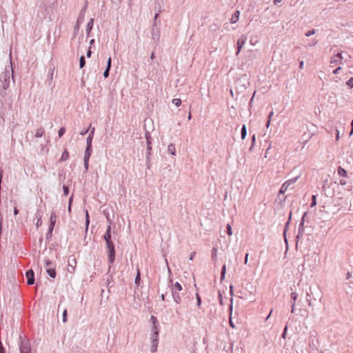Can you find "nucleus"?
Instances as JSON below:
<instances>
[{
	"label": "nucleus",
	"instance_id": "1",
	"mask_svg": "<svg viewBox=\"0 0 353 353\" xmlns=\"http://www.w3.org/2000/svg\"><path fill=\"white\" fill-rule=\"evenodd\" d=\"M298 177H294L283 183L279 191L277 196H279L281 194H283L288 188L296 181Z\"/></svg>",
	"mask_w": 353,
	"mask_h": 353
},
{
	"label": "nucleus",
	"instance_id": "2",
	"mask_svg": "<svg viewBox=\"0 0 353 353\" xmlns=\"http://www.w3.org/2000/svg\"><path fill=\"white\" fill-rule=\"evenodd\" d=\"M153 333L152 334V352H155L158 345L159 340V328L153 329Z\"/></svg>",
	"mask_w": 353,
	"mask_h": 353
},
{
	"label": "nucleus",
	"instance_id": "3",
	"mask_svg": "<svg viewBox=\"0 0 353 353\" xmlns=\"http://www.w3.org/2000/svg\"><path fill=\"white\" fill-rule=\"evenodd\" d=\"M46 267L47 272L50 275V276H51L52 278H54L56 276V272L54 269V265L52 264V263L49 261H46Z\"/></svg>",
	"mask_w": 353,
	"mask_h": 353
},
{
	"label": "nucleus",
	"instance_id": "4",
	"mask_svg": "<svg viewBox=\"0 0 353 353\" xmlns=\"http://www.w3.org/2000/svg\"><path fill=\"white\" fill-rule=\"evenodd\" d=\"M247 40V38L245 35H241V37L237 40L236 41V55L239 54V53L240 52V51L241 50L242 48L243 47V46L245 45V41Z\"/></svg>",
	"mask_w": 353,
	"mask_h": 353
},
{
	"label": "nucleus",
	"instance_id": "5",
	"mask_svg": "<svg viewBox=\"0 0 353 353\" xmlns=\"http://www.w3.org/2000/svg\"><path fill=\"white\" fill-rule=\"evenodd\" d=\"M343 57L342 56V52H338L336 54H334L330 59V63L332 65H336L338 63L342 64V60Z\"/></svg>",
	"mask_w": 353,
	"mask_h": 353
},
{
	"label": "nucleus",
	"instance_id": "6",
	"mask_svg": "<svg viewBox=\"0 0 353 353\" xmlns=\"http://www.w3.org/2000/svg\"><path fill=\"white\" fill-rule=\"evenodd\" d=\"M26 276L27 278V283L32 285L34 283V274L32 270L26 272Z\"/></svg>",
	"mask_w": 353,
	"mask_h": 353
},
{
	"label": "nucleus",
	"instance_id": "7",
	"mask_svg": "<svg viewBox=\"0 0 353 353\" xmlns=\"http://www.w3.org/2000/svg\"><path fill=\"white\" fill-rule=\"evenodd\" d=\"M90 155H91V148L87 147V148L85 150V156H84V165H85V168L86 170L88 168V161H89Z\"/></svg>",
	"mask_w": 353,
	"mask_h": 353
},
{
	"label": "nucleus",
	"instance_id": "8",
	"mask_svg": "<svg viewBox=\"0 0 353 353\" xmlns=\"http://www.w3.org/2000/svg\"><path fill=\"white\" fill-rule=\"evenodd\" d=\"M57 221V215L55 212H52L50 217V227H49V231L51 232L53 230V228L54 227L55 223Z\"/></svg>",
	"mask_w": 353,
	"mask_h": 353
},
{
	"label": "nucleus",
	"instance_id": "9",
	"mask_svg": "<svg viewBox=\"0 0 353 353\" xmlns=\"http://www.w3.org/2000/svg\"><path fill=\"white\" fill-rule=\"evenodd\" d=\"M290 221H288L285 224V227H284V230H283V239H284V241H285V246H286V250L288 249V239H287V231H288V227L290 225Z\"/></svg>",
	"mask_w": 353,
	"mask_h": 353
},
{
	"label": "nucleus",
	"instance_id": "10",
	"mask_svg": "<svg viewBox=\"0 0 353 353\" xmlns=\"http://www.w3.org/2000/svg\"><path fill=\"white\" fill-rule=\"evenodd\" d=\"M239 15H240V11L236 10L232 15L231 18L230 19V23H236L239 19Z\"/></svg>",
	"mask_w": 353,
	"mask_h": 353
},
{
	"label": "nucleus",
	"instance_id": "11",
	"mask_svg": "<svg viewBox=\"0 0 353 353\" xmlns=\"http://www.w3.org/2000/svg\"><path fill=\"white\" fill-rule=\"evenodd\" d=\"M21 353H30V347L26 343H22L20 347Z\"/></svg>",
	"mask_w": 353,
	"mask_h": 353
},
{
	"label": "nucleus",
	"instance_id": "12",
	"mask_svg": "<svg viewBox=\"0 0 353 353\" xmlns=\"http://www.w3.org/2000/svg\"><path fill=\"white\" fill-rule=\"evenodd\" d=\"M337 173L340 176L347 177V172L341 166L338 167Z\"/></svg>",
	"mask_w": 353,
	"mask_h": 353
},
{
	"label": "nucleus",
	"instance_id": "13",
	"mask_svg": "<svg viewBox=\"0 0 353 353\" xmlns=\"http://www.w3.org/2000/svg\"><path fill=\"white\" fill-rule=\"evenodd\" d=\"M110 230H111V227L110 225H108V228H107V230L103 236V238L105 241V243L109 241H112L111 240V233H110Z\"/></svg>",
	"mask_w": 353,
	"mask_h": 353
},
{
	"label": "nucleus",
	"instance_id": "14",
	"mask_svg": "<svg viewBox=\"0 0 353 353\" xmlns=\"http://www.w3.org/2000/svg\"><path fill=\"white\" fill-rule=\"evenodd\" d=\"M312 295H313V292L312 291V288H310L309 292H307L306 293V301L308 303L309 306H312Z\"/></svg>",
	"mask_w": 353,
	"mask_h": 353
},
{
	"label": "nucleus",
	"instance_id": "15",
	"mask_svg": "<svg viewBox=\"0 0 353 353\" xmlns=\"http://www.w3.org/2000/svg\"><path fill=\"white\" fill-rule=\"evenodd\" d=\"M115 259V250L108 251V260L110 263H113Z\"/></svg>",
	"mask_w": 353,
	"mask_h": 353
},
{
	"label": "nucleus",
	"instance_id": "16",
	"mask_svg": "<svg viewBox=\"0 0 353 353\" xmlns=\"http://www.w3.org/2000/svg\"><path fill=\"white\" fill-rule=\"evenodd\" d=\"M94 133V128H92V130L90 131V135L88 136V137L87 139V145H88L87 147L91 148V143H92V137H93Z\"/></svg>",
	"mask_w": 353,
	"mask_h": 353
},
{
	"label": "nucleus",
	"instance_id": "17",
	"mask_svg": "<svg viewBox=\"0 0 353 353\" xmlns=\"http://www.w3.org/2000/svg\"><path fill=\"white\" fill-rule=\"evenodd\" d=\"M182 290V286L181 285L178 283V282H176L174 284H173L172 285V292H179Z\"/></svg>",
	"mask_w": 353,
	"mask_h": 353
},
{
	"label": "nucleus",
	"instance_id": "18",
	"mask_svg": "<svg viewBox=\"0 0 353 353\" xmlns=\"http://www.w3.org/2000/svg\"><path fill=\"white\" fill-rule=\"evenodd\" d=\"M168 151L173 156L176 155V149L174 144L170 143L168 147Z\"/></svg>",
	"mask_w": 353,
	"mask_h": 353
},
{
	"label": "nucleus",
	"instance_id": "19",
	"mask_svg": "<svg viewBox=\"0 0 353 353\" xmlns=\"http://www.w3.org/2000/svg\"><path fill=\"white\" fill-rule=\"evenodd\" d=\"M247 135L246 126L243 124L241 127V137L242 139H245Z\"/></svg>",
	"mask_w": 353,
	"mask_h": 353
},
{
	"label": "nucleus",
	"instance_id": "20",
	"mask_svg": "<svg viewBox=\"0 0 353 353\" xmlns=\"http://www.w3.org/2000/svg\"><path fill=\"white\" fill-rule=\"evenodd\" d=\"M44 129L42 128H39L36 130L34 136L36 137H41L44 134Z\"/></svg>",
	"mask_w": 353,
	"mask_h": 353
},
{
	"label": "nucleus",
	"instance_id": "21",
	"mask_svg": "<svg viewBox=\"0 0 353 353\" xmlns=\"http://www.w3.org/2000/svg\"><path fill=\"white\" fill-rule=\"evenodd\" d=\"M68 157H69V153L65 150L63 151V152L61 154V159H60V161H66L68 159Z\"/></svg>",
	"mask_w": 353,
	"mask_h": 353
},
{
	"label": "nucleus",
	"instance_id": "22",
	"mask_svg": "<svg viewBox=\"0 0 353 353\" xmlns=\"http://www.w3.org/2000/svg\"><path fill=\"white\" fill-rule=\"evenodd\" d=\"M106 247L108 251L114 250V243L112 241L106 242Z\"/></svg>",
	"mask_w": 353,
	"mask_h": 353
},
{
	"label": "nucleus",
	"instance_id": "23",
	"mask_svg": "<svg viewBox=\"0 0 353 353\" xmlns=\"http://www.w3.org/2000/svg\"><path fill=\"white\" fill-rule=\"evenodd\" d=\"M298 298V294L296 292H292L290 294L291 303H295Z\"/></svg>",
	"mask_w": 353,
	"mask_h": 353
},
{
	"label": "nucleus",
	"instance_id": "24",
	"mask_svg": "<svg viewBox=\"0 0 353 353\" xmlns=\"http://www.w3.org/2000/svg\"><path fill=\"white\" fill-rule=\"evenodd\" d=\"M150 321L152 322L153 329L158 328V321L154 316H151Z\"/></svg>",
	"mask_w": 353,
	"mask_h": 353
},
{
	"label": "nucleus",
	"instance_id": "25",
	"mask_svg": "<svg viewBox=\"0 0 353 353\" xmlns=\"http://www.w3.org/2000/svg\"><path fill=\"white\" fill-rule=\"evenodd\" d=\"M304 223L303 221H300V223L299 225L298 232H299L300 234H303L305 230H304Z\"/></svg>",
	"mask_w": 353,
	"mask_h": 353
},
{
	"label": "nucleus",
	"instance_id": "26",
	"mask_svg": "<svg viewBox=\"0 0 353 353\" xmlns=\"http://www.w3.org/2000/svg\"><path fill=\"white\" fill-rule=\"evenodd\" d=\"M316 205V195H312L311 198L310 207L313 208Z\"/></svg>",
	"mask_w": 353,
	"mask_h": 353
},
{
	"label": "nucleus",
	"instance_id": "27",
	"mask_svg": "<svg viewBox=\"0 0 353 353\" xmlns=\"http://www.w3.org/2000/svg\"><path fill=\"white\" fill-rule=\"evenodd\" d=\"M173 294V298H174V301L176 303H180L181 301V297L179 296V295L176 294V292H172Z\"/></svg>",
	"mask_w": 353,
	"mask_h": 353
},
{
	"label": "nucleus",
	"instance_id": "28",
	"mask_svg": "<svg viewBox=\"0 0 353 353\" xmlns=\"http://www.w3.org/2000/svg\"><path fill=\"white\" fill-rule=\"evenodd\" d=\"M225 232H226L229 236H231V235L232 234V225H231L230 223H228V224H227Z\"/></svg>",
	"mask_w": 353,
	"mask_h": 353
},
{
	"label": "nucleus",
	"instance_id": "29",
	"mask_svg": "<svg viewBox=\"0 0 353 353\" xmlns=\"http://www.w3.org/2000/svg\"><path fill=\"white\" fill-rule=\"evenodd\" d=\"M172 103L175 105L176 106L179 107L181 104V100L179 98H175L172 99Z\"/></svg>",
	"mask_w": 353,
	"mask_h": 353
},
{
	"label": "nucleus",
	"instance_id": "30",
	"mask_svg": "<svg viewBox=\"0 0 353 353\" xmlns=\"http://www.w3.org/2000/svg\"><path fill=\"white\" fill-rule=\"evenodd\" d=\"M93 23H94L93 19H91L90 20V21L88 22V25H87V31H88V32H89L92 30V26H93Z\"/></svg>",
	"mask_w": 353,
	"mask_h": 353
},
{
	"label": "nucleus",
	"instance_id": "31",
	"mask_svg": "<svg viewBox=\"0 0 353 353\" xmlns=\"http://www.w3.org/2000/svg\"><path fill=\"white\" fill-rule=\"evenodd\" d=\"M85 64V58L83 56H81L80 58V60H79L80 68H83Z\"/></svg>",
	"mask_w": 353,
	"mask_h": 353
},
{
	"label": "nucleus",
	"instance_id": "32",
	"mask_svg": "<svg viewBox=\"0 0 353 353\" xmlns=\"http://www.w3.org/2000/svg\"><path fill=\"white\" fill-rule=\"evenodd\" d=\"M346 85L350 88H353V77H351L348 81H347Z\"/></svg>",
	"mask_w": 353,
	"mask_h": 353
},
{
	"label": "nucleus",
	"instance_id": "33",
	"mask_svg": "<svg viewBox=\"0 0 353 353\" xmlns=\"http://www.w3.org/2000/svg\"><path fill=\"white\" fill-rule=\"evenodd\" d=\"M255 141H256V136H255V134H253L252 137V145H251V146H250V148L249 149L250 150H252L253 146L255 144Z\"/></svg>",
	"mask_w": 353,
	"mask_h": 353
},
{
	"label": "nucleus",
	"instance_id": "34",
	"mask_svg": "<svg viewBox=\"0 0 353 353\" xmlns=\"http://www.w3.org/2000/svg\"><path fill=\"white\" fill-rule=\"evenodd\" d=\"M310 137H311L310 134H304L302 136V139L303 140L304 142H307Z\"/></svg>",
	"mask_w": 353,
	"mask_h": 353
},
{
	"label": "nucleus",
	"instance_id": "35",
	"mask_svg": "<svg viewBox=\"0 0 353 353\" xmlns=\"http://www.w3.org/2000/svg\"><path fill=\"white\" fill-rule=\"evenodd\" d=\"M287 331H288V325H285V327H284V330L283 331V333L281 334V337L283 339H285L286 338V336H287Z\"/></svg>",
	"mask_w": 353,
	"mask_h": 353
},
{
	"label": "nucleus",
	"instance_id": "36",
	"mask_svg": "<svg viewBox=\"0 0 353 353\" xmlns=\"http://www.w3.org/2000/svg\"><path fill=\"white\" fill-rule=\"evenodd\" d=\"M303 234H299V232H297V234L296 236V245H298L299 241L302 238Z\"/></svg>",
	"mask_w": 353,
	"mask_h": 353
},
{
	"label": "nucleus",
	"instance_id": "37",
	"mask_svg": "<svg viewBox=\"0 0 353 353\" xmlns=\"http://www.w3.org/2000/svg\"><path fill=\"white\" fill-rule=\"evenodd\" d=\"M314 33H315V30H314V29H312V30H308V31L305 33V36H306V37H310V36L313 35Z\"/></svg>",
	"mask_w": 353,
	"mask_h": 353
},
{
	"label": "nucleus",
	"instance_id": "38",
	"mask_svg": "<svg viewBox=\"0 0 353 353\" xmlns=\"http://www.w3.org/2000/svg\"><path fill=\"white\" fill-rule=\"evenodd\" d=\"M307 212H305L303 213L301 221H303L304 223L305 221H307Z\"/></svg>",
	"mask_w": 353,
	"mask_h": 353
},
{
	"label": "nucleus",
	"instance_id": "39",
	"mask_svg": "<svg viewBox=\"0 0 353 353\" xmlns=\"http://www.w3.org/2000/svg\"><path fill=\"white\" fill-rule=\"evenodd\" d=\"M63 321L65 323L67 321V310L65 309L63 312Z\"/></svg>",
	"mask_w": 353,
	"mask_h": 353
},
{
	"label": "nucleus",
	"instance_id": "40",
	"mask_svg": "<svg viewBox=\"0 0 353 353\" xmlns=\"http://www.w3.org/2000/svg\"><path fill=\"white\" fill-rule=\"evenodd\" d=\"M225 272H226V269H225V265H222V281H223V279H225Z\"/></svg>",
	"mask_w": 353,
	"mask_h": 353
},
{
	"label": "nucleus",
	"instance_id": "41",
	"mask_svg": "<svg viewBox=\"0 0 353 353\" xmlns=\"http://www.w3.org/2000/svg\"><path fill=\"white\" fill-rule=\"evenodd\" d=\"M85 214H86L85 225H86V228H88L89 223H90V219H89L88 212L87 210H86Z\"/></svg>",
	"mask_w": 353,
	"mask_h": 353
},
{
	"label": "nucleus",
	"instance_id": "42",
	"mask_svg": "<svg viewBox=\"0 0 353 353\" xmlns=\"http://www.w3.org/2000/svg\"><path fill=\"white\" fill-rule=\"evenodd\" d=\"M65 130L64 128H61L59 130V137H61L63 135V134L65 133Z\"/></svg>",
	"mask_w": 353,
	"mask_h": 353
},
{
	"label": "nucleus",
	"instance_id": "43",
	"mask_svg": "<svg viewBox=\"0 0 353 353\" xmlns=\"http://www.w3.org/2000/svg\"><path fill=\"white\" fill-rule=\"evenodd\" d=\"M140 281V271L139 269H137V274L135 279V283H138Z\"/></svg>",
	"mask_w": 353,
	"mask_h": 353
},
{
	"label": "nucleus",
	"instance_id": "44",
	"mask_svg": "<svg viewBox=\"0 0 353 353\" xmlns=\"http://www.w3.org/2000/svg\"><path fill=\"white\" fill-rule=\"evenodd\" d=\"M341 69H342V68H341V66H339L338 68H336V69H334V70H333V74H339V72L341 70Z\"/></svg>",
	"mask_w": 353,
	"mask_h": 353
},
{
	"label": "nucleus",
	"instance_id": "45",
	"mask_svg": "<svg viewBox=\"0 0 353 353\" xmlns=\"http://www.w3.org/2000/svg\"><path fill=\"white\" fill-rule=\"evenodd\" d=\"M291 305V312L292 313H294L295 312V306H296V303H290Z\"/></svg>",
	"mask_w": 353,
	"mask_h": 353
},
{
	"label": "nucleus",
	"instance_id": "46",
	"mask_svg": "<svg viewBox=\"0 0 353 353\" xmlns=\"http://www.w3.org/2000/svg\"><path fill=\"white\" fill-rule=\"evenodd\" d=\"M109 71H110V69H108V68H106V70L104 71L103 76L105 78H107L109 76Z\"/></svg>",
	"mask_w": 353,
	"mask_h": 353
},
{
	"label": "nucleus",
	"instance_id": "47",
	"mask_svg": "<svg viewBox=\"0 0 353 353\" xmlns=\"http://www.w3.org/2000/svg\"><path fill=\"white\" fill-rule=\"evenodd\" d=\"M63 188V192H64L65 195H68L69 193L68 188L67 186L64 185Z\"/></svg>",
	"mask_w": 353,
	"mask_h": 353
},
{
	"label": "nucleus",
	"instance_id": "48",
	"mask_svg": "<svg viewBox=\"0 0 353 353\" xmlns=\"http://www.w3.org/2000/svg\"><path fill=\"white\" fill-rule=\"evenodd\" d=\"M316 43H317V41H316V40H314V39H312V42H311V43H310L308 44V46H309L312 47V46H314Z\"/></svg>",
	"mask_w": 353,
	"mask_h": 353
},
{
	"label": "nucleus",
	"instance_id": "49",
	"mask_svg": "<svg viewBox=\"0 0 353 353\" xmlns=\"http://www.w3.org/2000/svg\"><path fill=\"white\" fill-rule=\"evenodd\" d=\"M36 225L37 228L40 227L42 225V221L41 218L37 220Z\"/></svg>",
	"mask_w": 353,
	"mask_h": 353
},
{
	"label": "nucleus",
	"instance_id": "50",
	"mask_svg": "<svg viewBox=\"0 0 353 353\" xmlns=\"http://www.w3.org/2000/svg\"><path fill=\"white\" fill-rule=\"evenodd\" d=\"M111 68V57H109L107 63V68L110 69Z\"/></svg>",
	"mask_w": 353,
	"mask_h": 353
},
{
	"label": "nucleus",
	"instance_id": "51",
	"mask_svg": "<svg viewBox=\"0 0 353 353\" xmlns=\"http://www.w3.org/2000/svg\"><path fill=\"white\" fill-rule=\"evenodd\" d=\"M339 183L341 185H345L347 184V181L345 179H341L340 181H339Z\"/></svg>",
	"mask_w": 353,
	"mask_h": 353
},
{
	"label": "nucleus",
	"instance_id": "52",
	"mask_svg": "<svg viewBox=\"0 0 353 353\" xmlns=\"http://www.w3.org/2000/svg\"><path fill=\"white\" fill-rule=\"evenodd\" d=\"M248 256H249V254H248V253H246V254H245V259H244V263H245V264H247V263H248Z\"/></svg>",
	"mask_w": 353,
	"mask_h": 353
},
{
	"label": "nucleus",
	"instance_id": "53",
	"mask_svg": "<svg viewBox=\"0 0 353 353\" xmlns=\"http://www.w3.org/2000/svg\"><path fill=\"white\" fill-rule=\"evenodd\" d=\"M299 68H300L301 70H302V69L303 68L304 61H299Z\"/></svg>",
	"mask_w": 353,
	"mask_h": 353
},
{
	"label": "nucleus",
	"instance_id": "54",
	"mask_svg": "<svg viewBox=\"0 0 353 353\" xmlns=\"http://www.w3.org/2000/svg\"><path fill=\"white\" fill-rule=\"evenodd\" d=\"M196 299H197V304H198V305H200V304H201V298H200V296H199L198 294H196Z\"/></svg>",
	"mask_w": 353,
	"mask_h": 353
},
{
	"label": "nucleus",
	"instance_id": "55",
	"mask_svg": "<svg viewBox=\"0 0 353 353\" xmlns=\"http://www.w3.org/2000/svg\"><path fill=\"white\" fill-rule=\"evenodd\" d=\"M0 353H4V349L1 344V342L0 341Z\"/></svg>",
	"mask_w": 353,
	"mask_h": 353
},
{
	"label": "nucleus",
	"instance_id": "56",
	"mask_svg": "<svg viewBox=\"0 0 353 353\" xmlns=\"http://www.w3.org/2000/svg\"><path fill=\"white\" fill-rule=\"evenodd\" d=\"M273 114H274V112L272 110V111L269 113V114H268V119H271V118H272V117L273 116Z\"/></svg>",
	"mask_w": 353,
	"mask_h": 353
},
{
	"label": "nucleus",
	"instance_id": "57",
	"mask_svg": "<svg viewBox=\"0 0 353 353\" xmlns=\"http://www.w3.org/2000/svg\"><path fill=\"white\" fill-rule=\"evenodd\" d=\"M91 54H92V51H91L90 48H89V49H88V52H87V57H90L91 56Z\"/></svg>",
	"mask_w": 353,
	"mask_h": 353
},
{
	"label": "nucleus",
	"instance_id": "58",
	"mask_svg": "<svg viewBox=\"0 0 353 353\" xmlns=\"http://www.w3.org/2000/svg\"><path fill=\"white\" fill-rule=\"evenodd\" d=\"M352 277V274L350 272H347V274H346V279L348 280L350 279V278Z\"/></svg>",
	"mask_w": 353,
	"mask_h": 353
},
{
	"label": "nucleus",
	"instance_id": "59",
	"mask_svg": "<svg viewBox=\"0 0 353 353\" xmlns=\"http://www.w3.org/2000/svg\"><path fill=\"white\" fill-rule=\"evenodd\" d=\"M270 122H271V119H268L266 124H265L266 128H269V126L270 125Z\"/></svg>",
	"mask_w": 353,
	"mask_h": 353
},
{
	"label": "nucleus",
	"instance_id": "60",
	"mask_svg": "<svg viewBox=\"0 0 353 353\" xmlns=\"http://www.w3.org/2000/svg\"><path fill=\"white\" fill-rule=\"evenodd\" d=\"M18 213H19V210H18V209H17V208H14V215H17V214H18Z\"/></svg>",
	"mask_w": 353,
	"mask_h": 353
},
{
	"label": "nucleus",
	"instance_id": "61",
	"mask_svg": "<svg viewBox=\"0 0 353 353\" xmlns=\"http://www.w3.org/2000/svg\"><path fill=\"white\" fill-rule=\"evenodd\" d=\"M282 0H274L273 3L274 5H277L278 3H281Z\"/></svg>",
	"mask_w": 353,
	"mask_h": 353
},
{
	"label": "nucleus",
	"instance_id": "62",
	"mask_svg": "<svg viewBox=\"0 0 353 353\" xmlns=\"http://www.w3.org/2000/svg\"><path fill=\"white\" fill-rule=\"evenodd\" d=\"M317 299H319V301H321V296H313V299L314 300H316Z\"/></svg>",
	"mask_w": 353,
	"mask_h": 353
},
{
	"label": "nucleus",
	"instance_id": "63",
	"mask_svg": "<svg viewBox=\"0 0 353 353\" xmlns=\"http://www.w3.org/2000/svg\"><path fill=\"white\" fill-rule=\"evenodd\" d=\"M336 140L339 139V132L337 130H336Z\"/></svg>",
	"mask_w": 353,
	"mask_h": 353
},
{
	"label": "nucleus",
	"instance_id": "64",
	"mask_svg": "<svg viewBox=\"0 0 353 353\" xmlns=\"http://www.w3.org/2000/svg\"><path fill=\"white\" fill-rule=\"evenodd\" d=\"M88 131V129H86L85 130H82V132H81V134L82 135H84L85 134H86Z\"/></svg>",
	"mask_w": 353,
	"mask_h": 353
}]
</instances>
